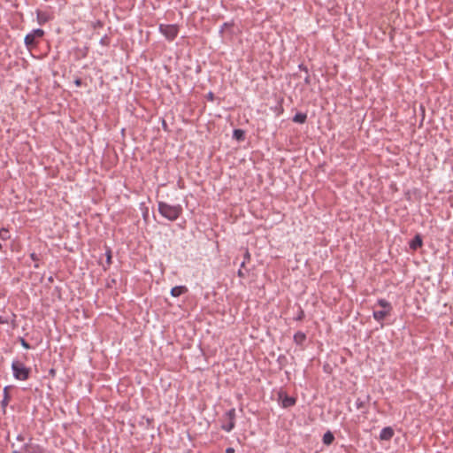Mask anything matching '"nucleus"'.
Returning a JSON list of instances; mask_svg holds the SVG:
<instances>
[{"label":"nucleus","instance_id":"20e7f679","mask_svg":"<svg viewBox=\"0 0 453 453\" xmlns=\"http://www.w3.org/2000/svg\"><path fill=\"white\" fill-rule=\"evenodd\" d=\"M44 31L41 28L34 29L25 36V44L27 47H33L38 43L37 39L43 37Z\"/></svg>","mask_w":453,"mask_h":453},{"label":"nucleus","instance_id":"5701e85b","mask_svg":"<svg viewBox=\"0 0 453 453\" xmlns=\"http://www.w3.org/2000/svg\"><path fill=\"white\" fill-rule=\"evenodd\" d=\"M19 342H20L21 346L23 348H25L26 349H31L30 344L24 338L19 337Z\"/></svg>","mask_w":453,"mask_h":453},{"label":"nucleus","instance_id":"f8f14e48","mask_svg":"<svg viewBox=\"0 0 453 453\" xmlns=\"http://www.w3.org/2000/svg\"><path fill=\"white\" fill-rule=\"evenodd\" d=\"M187 291H188L187 287H185V286H176V287H173L171 289V295L173 297H178V296H181L182 294L186 293Z\"/></svg>","mask_w":453,"mask_h":453},{"label":"nucleus","instance_id":"6e6552de","mask_svg":"<svg viewBox=\"0 0 453 453\" xmlns=\"http://www.w3.org/2000/svg\"><path fill=\"white\" fill-rule=\"evenodd\" d=\"M53 19L52 15L48 12L36 11V19L39 25H44Z\"/></svg>","mask_w":453,"mask_h":453},{"label":"nucleus","instance_id":"9b49d317","mask_svg":"<svg viewBox=\"0 0 453 453\" xmlns=\"http://www.w3.org/2000/svg\"><path fill=\"white\" fill-rule=\"evenodd\" d=\"M423 244V241H422V238L420 237L419 234H417L410 242V248L411 250H418V248H420Z\"/></svg>","mask_w":453,"mask_h":453},{"label":"nucleus","instance_id":"f257e3e1","mask_svg":"<svg viewBox=\"0 0 453 453\" xmlns=\"http://www.w3.org/2000/svg\"><path fill=\"white\" fill-rule=\"evenodd\" d=\"M158 212L170 221H175L182 213V207L180 204L172 205L163 201L157 202Z\"/></svg>","mask_w":453,"mask_h":453},{"label":"nucleus","instance_id":"c9c22d12","mask_svg":"<svg viewBox=\"0 0 453 453\" xmlns=\"http://www.w3.org/2000/svg\"><path fill=\"white\" fill-rule=\"evenodd\" d=\"M39 267V265L38 264H35V268H38Z\"/></svg>","mask_w":453,"mask_h":453},{"label":"nucleus","instance_id":"4468645a","mask_svg":"<svg viewBox=\"0 0 453 453\" xmlns=\"http://www.w3.org/2000/svg\"><path fill=\"white\" fill-rule=\"evenodd\" d=\"M307 119V114L303 112H297L293 117V121L299 124H303Z\"/></svg>","mask_w":453,"mask_h":453},{"label":"nucleus","instance_id":"423d86ee","mask_svg":"<svg viewBox=\"0 0 453 453\" xmlns=\"http://www.w3.org/2000/svg\"><path fill=\"white\" fill-rule=\"evenodd\" d=\"M370 402V395H367L364 398L358 397L356 400V408L357 410L362 411V412L366 413L368 411V405Z\"/></svg>","mask_w":453,"mask_h":453},{"label":"nucleus","instance_id":"c85d7f7f","mask_svg":"<svg viewBox=\"0 0 453 453\" xmlns=\"http://www.w3.org/2000/svg\"><path fill=\"white\" fill-rule=\"evenodd\" d=\"M30 257H31V259H32V260H34L35 262H37V261L39 260L38 256H37L35 253H32V254L30 255Z\"/></svg>","mask_w":453,"mask_h":453},{"label":"nucleus","instance_id":"c756f323","mask_svg":"<svg viewBox=\"0 0 453 453\" xmlns=\"http://www.w3.org/2000/svg\"><path fill=\"white\" fill-rule=\"evenodd\" d=\"M74 84L77 86V87H81V84H82V81L81 79H76L74 81Z\"/></svg>","mask_w":453,"mask_h":453},{"label":"nucleus","instance_id":"cd10ccee","mask_svg":"<svg viewBox=\"0 0 453 453\" xmlns=\"http://www.w3.org/2000/svg\"><path fill=\"white\" fill-rule=\"evenodd\" d=\"M8 323H9V319L7 318L0 316V325H2V324H8Z\"/></svg>","mask_w":453,"mask_h":453},{"label":"nucleus","instance_id":"39448f33","mask_svg":"<svg viewBox=\"0 0 453 453\" xmlns=\"http://www.w3.org/2000/svg\"><path fill=\"white\" fill-rule=\"evenodd\" d=\"M20 448L23 453H42L43 451L42 448L39 444L33 442L31 438L27 442L23 443Z\"/></svg>","mask_w":453,"mask_h":453},{"label":"nucleus","instance_id":"f704fd0d","mask_svg":"<svg viewBox=\"0 0 453 453\" xmlns=\"http://www.w3.org/2000/svg\"><path fill=\"white\" fill-rule=\"evenodd\" d=\"M228 23H224L223 27H227Z\"/></svg>","mask_w":453,"mask_h":453},{"label":"nucleus","instance_id":"473e14b6","mask_svg":"<svg viewBox=\"0 0 453 453\" xmlns=\"http://www.w3.org/2000/svg\"><path fill=\"white\" fill-rule=\"evenodd\" d=\"M208 99H209V100H213V94H212L211 92H210V93L208 94Z\"/></svg>","mask_w":453,"mask_h":453},{"label":"nucleus","instance_id":"6ab92c4d","mask_svg":"<svg viewBox=\"0 0 453 453\" xmlns=\"http://www.w3.org/2000/svg\"><path fill=\"white\" fill-rule=\"evenodd\" d=\"M10 233L7 228L2 227L0 228V238L4 241L10 239Z\"/></svg>","mask_w":453,"mask_h":453},{"label":"nucleus","instance_id":"0eeeda50","mask_svg":"<svg viewBox=\"0 0 453 453\" xmlns=\"http://www.w3.org/2000/svg\"><path fill=\"white\" fill-rule=\"evenodd\" d=\"M279 397L281 400V406L283 408H288V407L294 406L296 404V398H294L292 396H288V395H286L283 392L279 393Z\"/></svg>","mask_w":453,"mask_h":453},{"label":"nucleus","instance_id":"e433bc0d","mask_svg":"<svg viewBox=\"0 0 453 453\" xmlns=\"http://www.w3.org/2000/svg\"><path fill=\"white\" fill-rule=\"evenodd\" d=\"M3 249V246H2V243L0 242V250H2Z\"/></svg>","mask_w":453,"mask_h":453},{"label":"nucleus","instance_id":"7ed1b4c3","mask_svg":"<svg viewBox=\"0 0 453 453\" xmlns=\"http://www.w3.org/2000/svg\"><path fill=\"white\" fill-rule=\"evenodd\" d=\"M158 29L168 41H173L179 34V27L175 24H160Z\"/></svg>","mask_w":453,"mask_h":453},{"label":"nucleus","instance_id":"7c9ffc66","mask_svg":"<svg viewBox=\"0 0 453 453\" xmlns=\"http://www.w3.org/2000/svg\"><path fill=\"white\" fill-rule=\"evenodd\" d=\"M16 439L19 441H25V438H24V436L22 434H19Z\"/></svg>","mask_w":453,"mask_h":453},{"label":"nucleus","instance_id":"a878e982","mask_svg":"<svg viewBox=\"0 0 453 453\" xmlns=\"http://www.w3.org/2000/svg\"><path fill=\"white\" fill-rule=\"evenodd\" d=\"M12 448L13 449L12 453H23L21 448H16L15 443H12Z\"/></svg>","mask_w":453,"mask_h":453},{"label":"nucleus","instance_id":"aec40b11","mask_svg":"<svg viewBox=\"0 0 453 453\" xmlns=\"http://www.w3.org/2000/svg\"><path fill=\"white\" fill-rule=\"evenodd\" d=\"M234 137L237 140H243L244 138V132L241 129H235L234 131Z\"/></svg>","mask_w":453,"mask_h":453},{"label":"nucleus","instance_id":"4be33fe9","mask_svg":"<svg viewBox=\"0 0 453 453\" xmlns=\"http://www.w3.org/2000/svg\"><path fill=\"white\" fill-rule=\"evenodd\" d=\"M4 399L2 401V403H3L4 406H5V405L8 404V402H9V395H8V392H7V387L4 388Z\"/></svg>","mask_w":453,"mask_h":453},{"label":"nucleus","instance_id":"f03ea898","mask_svg":"<svg viewBox=\"0 0 453 453\" xmlns=\"http://www.w3.org/2000/svg\"><path fill=\"white\" fill-rule=\"evenodd\" d=\"M12 370L13 377L18 380H27L29 378L30 368L20 361L14 360L12 364Z\"/></svg>","mask_w":453,"mask_h":453},{"label":"nucleus","instance_id":"1a4fd4ad","mask_svg":"<svg viewBox=\"0 0 453 453\" xmlns=\"http://www.w3.org/2000/svg\"><path fill=\"white\" fill-rule=\"evenodd\" d=\"M394 430L390 426L384 427L380 434V439L388 441L394 436Z\"/></svg>","mask_w":453,"mask_h":453},{"label":"nucleus","instance_id":"9d476101","mask_svg":"<svg viewBox=\"0 0 453 453\" xmlns=\"http://www.w3.org/2000/svg\"><path fill=\"white\" fill-rule=\"evenodd\" d=\"M391 312L388 311V310H382V311H374L372 313L373 319L378 321L381 322L384 320V319L388 316Z\"/></svg>","mask_w":453,"mask_h":453},{"label":"nucleus","instance_id":"f3484780","mask_svg":"<svg viewBox=\"0 0 453 453\" xmlns=\"http://www.w3.org/2000/svg\"><path fill=\"white\" fill-rule=\"evenodd\" d=\"M234 426H235V421L227 420V423L223 424L221 426V428L226 432H230L234 429Z\"/></svg>","mask_w":453,"mask_h":453},{"label":"nucleus","instance_id":"bb28decb","mask_svg":"<svg viewBox=\"0 0 453 453\" xmlns=\"http://www.w3.org/2000/svg\"><path fill=\"white\" fill-rule=\"evenodd\" d=\"M304 317V312L303 310H300L299 314L296 318V320H302Z\"/></svg>","mask_w":453,"mask_h":453},{"label":"nucleus","instance_id":"2f4dec72","mask_svg":"<svg viewBox=\"0 0 453 453\" xmlns=\"http://www.w3.org/2000/svg\"><path fill=\"white\" fill-rule=\"evenodd\" d=\"M226 453H234V449L233 448H227Z\"/></svg>","mask_w":453,"mask_h":453},{"label":"nucleus","instance_id":"dca6fc26","mask_svg":"<svg viewBox=\"0 0 453 453\" xmlns=\"http://www.w3.org/2000/svg\"><path fill=\"white\" fill-rule=\"evenodd\" d=\"M377 304L383 308V310H388V311H392V305L389 302L385 299H379L377 301Z\"/></svg>","mask_w":453,"mask_h":453},{"label":"nucleus","instance_id":"a211bd4d","mask_svg":"<svg viewBox=\"0 0 453 453\" xmlns=\"http://www.w3.org/2000/svg\"><path fill=\"white\" fill-rule=\"evenodd\" d=\"M225 417L227 420L235 421V409L232 408L227 411L225 414Z\"/></svg>","mask_w":453,"mask_h":453},{"label":"nucleus","instance_id":"393cba45","mask_svg":"<svg viewBox=\"0 0 453 453\" xmlns=\"http://www.w3.org/2000/svg\"><path fill=\"white\" fill-rule=\"evenodd\" d=\"M243 268H244V267H241V266H240V269H239V270H238V272H237V274H238V276H239L240 278H245V277H246V273H244Z\"/></svg>","mask_w":453,"mask_h":453},{"label":"nucleus","instance_id":"72a5a7b5","mask_svg":"<svg viewBox=\"0 0 453 453\" xmlns=\"http://www.w3.org/2000/svg\"><path fill=\"white\" fill-rule=\"evenodd\" d=\"M305 82H306V83H309V76H307V77L305 78Z\"/></svg>","mask_w":453,"mask_h":453},{"label":"nucleus","instance_id":"2eb2a0df","mask_svg":"<svg viewBox=\"0 0 453 453\" xmlns=\"http://www.w3.org/2000/svg\"><path fill=\"white\" fill-rule=\"evenodd\" d=\"M322 440L324 444L330 445L334 441V436L330 431H327L324 434Z\"/></svg>","mask_w":453,"mask_h":453},{"label":"nucleus","instance_id":"b1692460","mask_svg":"<svg viewBox=\"0 0 453 453\" xmlns=\"http://www.w3.org/2000/svg\"><path fill=\"white\" fill-rule=\"evenodd\" d=\"M105 255H106V264L109 266L111 264V250L110 249H108L106 250Z\"/></svg>","mask_w":453,"mask_h":453},{"label":"nucleus","instance_id":"412c9836","mask_svg":"<svg viewBox=\"0 0 453 453\" xmlns=\"http://www.w3.org/2000/svg\"><path fill=\"white\" fill-rule=\"evenodd\" d=\"M250 254L248 250V249H245V251H244V259L243 261L241 263V267H244L245 266V264L247 262H250Z\"/></svg>","mask_w":453,"mask_h":453},{"label":"nucleus","instance_id":"ddd939ff","mask_svg":"<svg viewBox=\"0 0 453 453\" xmlns=\"http://www.w3.org/2000/svg\"><path fill=\"white\" fill-rule=\"evenodd\" d=\"M306 340V334L301 331L294 334V342L297 345H302Z\"/></svg>","mask_w":453,"mask_h":453}]
</instances>
